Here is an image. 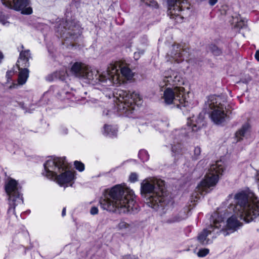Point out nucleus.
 I'll use <instances>...</instances> for the list:
<instances>
[{"label":"nucleus","instance_id":"1","mask_svg":"<svg viewBox=\"0 0 259 259\" xmlns=\"http://www.w3.org/2000/svg\"><path fill=\"white\" fill-rule=\"evenodd\" d=\"M234 202L232 209L235 215H232L227 220L226 225L225 222L226 218L219 216L217 213L211 215L214 227L219 230L217 233H222L226 236L234 232L240 224L236 216L246 223L250 222L259 216V200L253 193H237L235 195Z\"/></svg>","mask_w":259,"mask_h":259},{"label":"nucleus","instance_id":"2","mask_svg":"<svg viewBox=\"0 0 259 259\" xmlns=\"http://www.w3.org/2000/svg\"><path fill=\"white\" fill-rule=\"evenodd\" d=\"M71 71L76 77L86 79L90 83L107 82L118 83L119 81L120 73L126 79L133 77L131 70L127 67H120L118 63L110 64L106 72L99 74L98 71L84 64L75 62L72 66Z\"/></svg>","mask_w":259,"mask_h":259},{"label":"nucleus","instance_id":"3","mask_svg":"<svg viewBox=\"0 0 259 259\" xmlns=\"http://www.w3.org/2000/svg\"><path fill=\"white\" fill-rule=\"evenodd\" d=\"M133 191L117 185L109 190L105 198L100 201L101 207L111 212L137 213L139 208L135 200Z\"/></svg>","mask_w":259,"mask_h":259},{"label":"nucleus","instance_id":"4","mask_svg":"<svg viewBox=\"0 0 259 259\" xmlns=\"http://www.w3.org/2000/svg\"><path fill=\"white\" fill-rule=\"evenodd\" d=\"M141 194L146 198L147 205L156 211L163 210L172 204V200L161 180L144 181L141 183Z\"/></svg>","mask_w":259,"mask_h":259},{"label":"nucleus","instance_id":"5","mask_svg":"<svg viewBox=\"0 0 259 259\" xmlns=\"http://www.w3.org/2000/svg\"><path fill=\"white\" fill-rule=\"evenodd\" d=\"M50 167L54 168L53 170H50V179L54 180L61 187L66 188L72 186L71 182L74 179V173L70 170L63 172L67 168L65 157L50 156Z\"/></svg>","mask_w":259,"mask_h":259},{"label":"nucleus","instance_id":"6","mask_svg":"<svg viewBox=\"0 0 259 259\" xmlns=\"http://www.w3.org/2000/svg\"><path fill=\"white\" fill-rule=\"evenodd\" d=\"M224 170L223 162L220 160L212 164L209 169L204 179L196 187L195 192L193 193L192 197L196 199L200 198V195H203L209 192V188L214 186L218 183L219 176L222 175Z\"/></svg>","mask_w":259,"mask_h":259},{"label":"nucleus","instance_id":"7","mask_svg":"<svg viewBox=\"0 0 259 259\" xmlns=\"http://www.w3.org/2000/svg\"><path fill=\"white\" fill-rule=\"evenodd\" d=\"M113 94L119 102L117 105L118 111L125 116H128L133 113L136 105L141 104L142 98L135 92L130 93L125 90L118 89Z\"/></svg>","mask_w":259,"mask_h":259},{"label":"nucleus","instance_id":"8","mask_svg":"<svg viewBox=\"0 0 259 259\" xmlns=\"http://www.w3.org/2000/svg\"><path fill=\"white\" fill-rule=\"evenodd\" d=\"M5 191L8 196L9 205L7 213L9 215L15 214V207L19 204L23 203L22 187L15 180L10 178L5 185Z\"/></svg>","mask_w":259,"mask_h":259},{"label":"nucleus","instance_id":"9","mask_svg":"<svg viewBox=\"0 0 259 259\" xmlns=\"http://www.w3.org/2000/svg\"><path fill=\"white\" fill-rule=\"evenodd\" d=\"M61 36L62 37L67 44L71 46H75L76 41L80 35V27L77 22L74 20L68 19L62 21L58 27Z\"/></svg>","mask_w":259,"mask_h":259},{"label":"nucleus","instance_id":"10","mask_svg":"<svg viewBox=\"0 0 259 259\" xmlns=\"http://www.w3.org/2000/svg\"><path fill=\"white\" fill-rule=\"evenodd\" d=\"M184 88L176 87L174 89H166L163 94L164 102L167 105L174 104L178 108L183 110L186 107L188 102H186L183 97Z\"/></svg>","mask_w":259,"mask_h":259},{"label":"nucleus","instance_id":"11","mask_svg":"<svg viewBox=\"0 0 259 259\" xmlns=\"http://www.w3.org/2000/svg\"><path fill=\"white\" fill-rule=\"evenodd\" d=\"M206 105L208 106L210 110V117L214 123L221 125L226 121L227 115L224 110L226 108L224 105L218 103L216 99H213L208 101Z\"/></svg>","mask_w":259,"mask_h":259},{"label":"nucleus","instance_id":"12","mask_svg":"<svg viewBox=\"0 0 259 259\" xmlns=\"http://www.w3.org/2000/svg\"><path fill=\"white\" fill-rule=\"evenodd\" d=\"M31 54L29 50L21 51L20 53L18 66L19 73L18 75V82L20 85L24 84L28 77L29 70L27 68L29 66V59L31 58Z\"/></svg>","mask_w":259,"mask_h":259},{"label":"nucleus","instance_id":"13","mask_svg":"<svg viewBox=\"0 0 259 259\" xmlns=\"http://www.w3.org/2000/svg\"><path fill=\"white\" fill-rule=\"evenodd\" d=\"M6 7L17 11H21L23 15H30L32 13V9L30 6L28 0H1Z\"/></svg>","mask_w":259,"mask_h":259},{"label":"nucleus","instance_id":"14","mask_svg":"<svg viewBox=\"0 0 259 259\" xmlns=\"http://www.w3.org/2000/svg\"><path fill=\"white\" fill-rule=\"evenodd\" d=\"M167 3L168 5L167 13L170 16V18L176 20L179 18L182 19L183 17L181 13L183 11V9L181 0H167Z\"/></svg>","mask_w":259,"mask_h":259},{"label":"nucleus","instance_id":"15","mask_svg":"<svg viewBox=\"0 0 259 259\" xmlns=\"http://www.w3.org/2000/svg\"><path fill=\"white\" fill-rule=\"evenodd\" d=\"M204 125V121L203 118L199 115L195 121L193 120L192 122H188L187 126V132L184 133L182 131V134H185L186 136H191V133L198 131Z\"/></svg>","mask_w":259,"mask_h":259},{"label":"nucleus","instance_id":"16","mask_svg":"<svg viewBox=\"0 0 259 259\" xmlns=\"http://www.w3.org/2000/svg\"><path fill=\"white\" fill-rule=\"evenodd\" d=\"M215 229L213 221L212 224H210V226L206 229H204L197 236V240L198 242L202 245H206L212 243V240L209 239L207 237L212 232L214 231Z\"/></svg>","mask_w":259,"mask_h":259},{"label":"nucleus","instance_id":"17","mask_svg":"<svg viewBox=\"0 0 259 259\" xmlns=\"http://www.w3.org/2000/svg\"><path fill=\"white\" fill-rule=\"evenodd\" d=\"M187 51L186 49H184L181 45L178 44L172 46L170 56L177 63L183 61L185 58L187 57Z\"/></svg>","mask_w":259,"mask_h":259},{"label":"nucleus","instance_id":"18","mask_svg":"<svg viewBox=\"0 0 259 259\" xmlns=\"http://www.w3.org/2000/svg\"><path fill=\"white\" fill-rule=\"evenodd\" d=\"M185 219L184 212H174L169 213L163 218V222L164 223L171 224L179 222Z\"/></svg>","mask_w":259,"mask_h":259},{"label":"nucleus","instance_id":"19","mask_svg":"<svg viewBox=\"0 0 259 259\" xmlns=\"http://www.w3.org/2000/svg\"><path fill=\"white\" fill-rule=\"evenodd\" d=\"M250 130V126L248 123L244 124L241 128L238 130L235 136L237 140V141H240L243 139V138L245 137L249 132Z\"/></svg>","mask_w":259,"mask_h":259},{"label":"nucleus","instance_id":"20","mask_svg":"<svg viewBox=\"0 0 259 259\" xmlns=\"http://www.w3.org/2000/svg\"><path fill=\"white\" fill-rule=\"evenodd\" d=\"M117 132V130L116 127L109 125H104L103 134L105 135L112 137L116 136Z\"/></svg>","mask_w":259,"mask_h":259},{"label":"nucleus","instance_id":"21","mask_svg":"<svg viewBox=\"0 0 259 259\" xmlns=\"http://www.w3.org/2000/svg\"><path fill=\"white\" fill-rule=\"evenodd\" d=\"M38 30H40L44 35V39L46 40L48 36V32L49 30V26L44 23H39L37 25Z\"/></svg>","mask_w":259,"mask_h":259},{"label":"nucleus","instance_id":"22","mask_svg":"<svg viewBox=\"0 0 259 259\" xmlns=\"http://www.w3.org/2000/svg\"><path fill=\"white\" fill-rule=\"evenodd\" d=\"M182 146L180 143L178 142L177 144H171V152L174 156L182 154Z\"/></svg>","mask_w":259,"mask_h":259},{"label":"nucleus","instance_id":"23","mask_svg":"<svg viewBox=\"0 0 259 259\" xmlns=\"http://www.w3.org/2000/svg\"><path fill=\"white\" fill-rule=\"evenodd\" d=\"M209 50L213 55L219 56L222 55V50L215 45H210L209 46Z\"/></svg>","mask_w":259,"mask_h":259},{"label":"nucleus","instance_id":"24","mask_svg":"<svg viewBox=\"0 0 259 259\" xmlns=\"http://www.w3.org/2000/svg\"><path fill=\"white\" fill-rule=\"evenodd\" d=\"M172 73L169 72V70L165 72L164 82H167L168 84L172 85L174 82V78L172 77Z\"/></svg>","mask_w":259,"mask_h":259},{"label":"nucleus","instance_id":"25","mask_svg":"<svg viewBox=\"0 0 259 259\" xmlns=\"http://www.w3.org/2000/svg\"><path fill=\"white\" fill-rule=\"evenodd\" d=\"M43 166L44 168L41 172V175L49 179V160L44 163Z\"/></svg>","mask_w":259,"mask_h":259},{"label":"nucleus","instance_id":"26","mask_svg":"<svg viewBox=\"0 0 259 259\" xmlns=\"http://www.w3.org/2000/svg\"><path fill=\"white\" fill-rule=\"evenodd\" d=\"M169 72L172 73V77L174 78V82H172V85H175L179 84V82L180 81V77L178 76L177 72H175L171 70H169Z\"/></svg>","mask_w":259,"mask_h":259},{"label":"nucleus","instance_id":"27","mask_svg":"<svg viewBox=\"0 0 259 259\" xmlns=\"http://www.w3.org/2000/svg\"><path fill=\"white\" fill-rule=\"evenodd\" d=\"M74 165L75 168L79 171H82L84 169V165L80 161H75Z\"/></svg>","mask_w":259,"mask_h":259},{"label":"nucleus","instance_id":"28","mask_svg":"<svg viewBox=\"0 0 259 259\" xmlns=\"http://www.w3.org/2000/svg\"><path fill=\"white\" fill-rule=\"evenodd\" d=\"M201 148L197 146L195 147L194 150V155L193 156V159L194 160H197L199 159L201 154Z\"/></svg>","mask_w":259,"mask_h":259},{"label":"nucleus","instance_id":"29","mask_svg":"<svg viewBox=\"0 0 259 259\" xmlns=\"http://www.w3.org/2000/svg\"><path fill=\"white\" fill-rule=\"evenodd\" d=\"M139 156L143 161L147 160L149 158V155L145 150H141L139 153Z\"/></svg>","mask_w":259,"mask_h":259},{"label":"nucleus","instance_id":"30","mask_svg":"<svg viewBox=\"0 0 259 259\" xmlns=\"http://www.w3.org/2000/svg\"><path fill=\"white\" fill-rule=\"evenodd\" d=\"M209 251V249L207 248L201 249L197 252V255L199 257H204L208 254Z\"/></svg>","mask_w":259,"mask_h":259},{"label":"nucleus","instance_id":"31","mask_svg":"<svg viewBox=\"0 0 259 259\" xmlns=\"http://www.w3.org/2000/svg\"><path fill=\"white\" fill-rule=\"evenodd\" d=\"M7 17L3 14V12L0 11V22L4 25H6L7 23H9L7 21Z\"/></svg>","mask_w":259,"mask_h":259},{"label":"nucleus","instance_id":"32","mask_svg":"<svg viewBox=\"0 0 259 259\" xmlns=\"http://www.w3.org/2000/svg\"><path fill=\"white\" fill-rule=\"evenodd\" d=\"M130 181L131 182H135L138 180V175L135 172L132 173L129 177Z\"/></svg>","mask_w":259,"mask_h":259},{"label":"nucleus","instance_id":"33","mask_svg":"<svg viewBox=\"0 0 259 259\" xmlns=\"http://www.w3.org/2000/svg\"><path fill=\"white\" fill-rule=\"evenodd\" d=\"M144 53L143 50H141L138 52H135L134 57L135 60H138L141 55H143Z\"/></svg>","mask_w":259,"mask_h":259},{"label":"nucleus","instance_id":"34","mask_svg":"<svg viewBox=\"0 0 259 259\" xmlns=\"http://www.w3.org/2000/svg\"><path fill=\"white\" fill-rule=\"evenodd\" d=\"M128 226V225L124 222H121L118 224V227L119 229H123L127 228Z\"/></svg>","mask_w":259,"mask_h":259},{"label":"nucleus","instance_id":"35","mask_svg":"<svg viewBox=\"0 0 259 259\" xmlns=\"http://www.w3.org/2000/svg\"><path fill=\"white\" fill-rule=\"evenodd\" d=\"M90 213L92 215H95L98 213V209L96 206H93L90 209Z\"/></svg>","mask_w":259,"mask_h":259},{"label":"nucleus","instance_id":"36","mask_svg":"<svg viewBox=\"0 0 259 259\" xmlns=\"http://www.w3.org/2000/svg\"><path fill=\"white\" fill-rule=\"evenodd\" d=\"M14 72L12 70H8L6 72V77H7L8 80L11 78V76L13 75Z\"/></svg>","mask_w":259,"mask_h":259},{"label":"nucleus","instance_id":"37","mask_svg":"<svg viewBox=\"0 0 259 259\" xmlns=\"http://www.w3.org/2000/svg\"><path fill=\"white\" fill-rule=\"evenodd\" d=\"M19 106L23 109V110H26V112H29L28 110H27L26 106L25 105V104L23 102H19L18 103Z\"/></svg>","mask_w":259,"mask_h":259},{"label":"nucleus","instance_id":"38","mask_svg":"<svg viewBox=\"0 0 259 259\" xmlns=\"http://www.w3.org/2000/svg\"><path fill=\"white\" fill-rule=\"evenodd\" d=\"M218 0H209L208 3L210 6H214L218 2Z\"/></svg>","mask_w":259,"mask_h":259},{"label":"nucleus","instance_id":"39","mask_svg":"<svg viewBox=\"0 0 259 259\" xmlns=\"http://www.w3.org/2000/svg\"><path fill=\"white\" fill-rule=\"evenodd\" d=\"M254 57H255V59L257 61H259V50H257L256 51L255 55H254Z\"/></svg>","mask_w":259,"mask_h":259},{"label":"nucleus","instance_id":"40","mask_svg":"<svg viewBox=\"0 0 259 259\" xmlns=\"http://www.w3.org/2000/svg\"><path fill=\"white\" fill-rule=\"evenodd\" d=\"M23 247L24 248V247ZM32 247H33V245H32V244H31V243H30V246H29V247H27V248H25V247H24L25 250H24V254H26V249H31Z\"/></svg>","mask_w":259,"mask_h":259},{"label":"nucleus","instance_id":"41","mask_svg":"<svg viewBox=\"0 0 259 259\" xmlns=\"http://www.w3.org/2000/svg\"><path fill=\"white\" fill-rule=\"evenodd\" d=\"M4 58V55L3 53L0 51V64L2 62Z\"/></svg>","mask_w":259,"mask_h":259},{"label":"nucleus","instance_id":"42","mask_svg":"<svg viewBox=\"0 0 259 259\" xmlns=\"http://www.w3.org/2000/svg\"><path fill=\"white\" fill-rule=\"evenodd\" d=\"M65 214H66V208L64 207L62 210V217H64L65 215Z\"/></svg>","mask_w":259,"mask_h":259},{"label":"nucleus","instance_id":"43","mask_svg":"<svg viewBox=\"0 0 259 259\" xmlns=\"http://www.w3.org/2000/svg\"><path fill=\"white\" fill-rule=\"evenodd\" d=\"M17 86H18V85H17V84H13V87H12V86H11V87H10V88H14L17 87Z\"/></svg>","mask_w":259,"mask_h":259},{"label":"nucleus","instance_id":"44","mask_svg":"<svg viewBox=\"0 0 259 259\" xmlns=\"http://www.w3.org/2000/svg\"><path fill=\"white\" fill-rule=\"evenodd\" d=\"M26 212L28 213H29L30 212V210H28L26 211Z\"/></svg>","mask_w":259,"mask_h":259},{"label":"nucleus","instance_id":"45","mask_svg":"<svg viewBox=\"0 0 259 259\" xmlns=\"http://www.w3.org/2000/svg\"><path fill=\"white\" fill-rule=\"evenodd\" d=\"M47 93V92L45 93L44 94V96H45Z\"/></svg>","mask_w":259,"mask_h":259},{"label":"nucleus","instance_id":"46","mask_svg":"<svg viewBox=\"0 0 259 259\" xmlns=\"http://www.w3.org/2000/svg\"><path fill=\"white\" fill-rule=\"evenodd\" d=\"M48 76L46 77V78L47 80L48 79Z\"/></svg>","mask_w":259,"mask_h":259},{"label":"nucleus","instance_id":"47","mask_svg":"<svg viewBox=\"0 0 259 259\" xmlns=\"http://www.w3.org/2000/svg\"><path fill=\"white\" fill-rule=\"evenodd\" d=\"M21 48H24L23 45H22V46H21Z\"/></svg>","mask_w":259,"mask_h":259},{"label":"nucleus","instance_id":"48","mask_svg":"<svg viewBox=\"0 0 259 259\" xmlns=\"http://www.w3.org/2000/svg\"><path fill=\"white\" fill-rule=\"evenodd\" d=\"M47 48H48V50L49 51V48L48 46H47Z\"/></svg>","mask_w":259,"mask_h":259}]
</instances>
